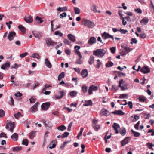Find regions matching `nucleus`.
<instances>
[{
  "label": "nucleus",
  "mask_w": 154,
  "mask_h": 154,
  "mask_svg": "<svg viewBox=\"0 0 154 154\" xmlns=\"http://www.w3.org/2000/svg\"><path fill=\"white\" fill-rule=\"evenodd\" d=\"M106 51L102 49H97L93 52V54L98 57H103L106 53Z\"/></svg>",
  "instance_id": "nucleus-1"
},
{
  "label": "nucleus",
  "mask_w": 154,
  "mask_h": 154,
  "mask_svg": "<svg viewBox=\"0 0 154 154\" xmlns=\"http://www.w3.org/2000/svg\"><path fill=\"white\" fill-rule=\"evenodd\" d=\"M82 24L85 26L90 28H93L95 26L93 22L85 19H83Z\"/></svg>",
  "instance_id": "nucleus-2"
},
{
  "label": "nucleus",
  "mask_w": 154,
  "mask_h": 154,
  "mask_svg": "<svg viewBox=\"0 0 154 154\" xmlns=\"http://www.w3.org/2000/svg\"><path fill=\"white\" fill-rule=\"evenodd\" d=\"M126 131L125 129L123 128H120L119 125L116 123V133H120L123 136L126 134Z\"/></svg>",
  "instance_id": "nucleus-3"
},
{
  "label": "nucleus",
  "mask_w": 154,
  "mask_h": 154,
  "mask_svg": "<svg viewBox=\"0 0 154 154\" xmlns=\"http://www.w3.org/2000/svg\"><path fill=\"white\" fill-rule=\"evenodd\" d=\"M46 44L48 47H53L57 43L51 39L47 38L45 39Z\"/></svg>",
  "instance_id": "nucleus-4"
},
{
  "label": "nucleus",
  "mask_w": 154,
  "mask_h": 154,
  "mask_svg": "<svg viewBox=\"0 0 154 154\" xmlns=\"http://www.w3.org/2000/svg\"><path fill=\"white\" fill-rule=\"evenodd\" d=\"M14 122H13L8 123L6 125V128L9 130L11 132H13L14 131Z\"/></svg>",
  "instance_id": "nucleus-5"
},
{
  "label": "nucleus",
  "mask_w": 154,
  "mask_h": 154,
  "mask_svg": "<svg viewBox=\"0 0 154 154\" xmlns=\"http://www.w3.org/2000/svg\"><path fill=\"white\" fill-rule=\"evenodd\" d=\"M102 38L104 40L109 38H112V40H114V37L112 35H111L106 32H104L102 34Z\"/></svg>",
  "instance_id": "nucleus-6"
},
{
  "label": "nucleus",
  "mask_w": 154,
  "mask_h": 154,
  "mask_svg": "<svg viewBox=\"0 0 154 154\" xmlns=\"http://www.w3.org/2000/svg\"><path fill=\"white\" fill-rule=\"evenodd\" d=\"M131 140V138L129 137L125 138L121 142L122 146H124L126 144H128L130 142Z\"/></svg>",
  "instance_id": "nucleus-7"
},
{
  "label": "nucleus",
  "mask_w": 154,
  "mask_h": 154,
  "mask_svg": "<svg viewBox=\"0 0 154 154\" xmlns=\"http://www.w3.org/2000/svg\"><path fill=\"white\" fill-rule=\"evenodd\" d=\"M32 33L36 38L38 39H40L42 36V33L38 31H33Z\"/></svg>",
  "instance_id": "nucleus-8"
},
{
  "label": "nucleus",
  "mask_w": 154,
  "mask_h": 154,
  "mask_svg": "<svg viewBox=\"0 0 154 154\" xmlns=\"http://www.w3.org/2000/svg\"><path fill=\"white\" fill-rule=\"evenodd\" d=\"M50 106V103L49 102L43 103L41 106L42 109L44 110H47Z\"/></svg>",
  "instance_id": "nucleus-9"
},
{
  "label": "nucleus",
  "mask_w": 154,
  "mask_h": 154,
  "mask_svg": "<svg viewBox=\"0 0 154 154\" xmlns=\"http://www.w3.org/2000/svg\"><path fill=\"white\" fill-rule=\"evenodd\" d=\"M98 87L94 85H92L90 86L88 89V93L89 94H92L93 91H95L97 90Z\"/></svg>",
  "instance_id": "nucleus-10"
},
{
  "label": "nucleus",
  "mask_w": 154,
  "mask_h": 154,
  "mask_svg": "<svg viewBox=\"0 0 154 154\" xmlns=\"http://www.w3.org/2000/svg\"><path fill=\"white\" fill-rule=\"evenodd\" d=\"M141 71L144 74H146L150 72V70L147 66H144L141 69Z\"/></svg>",
  "instance_id": "nucleus-11"
},
{
  "label": "nucleus",
  "mask_w": 154,
  "mask_h": 154,
  "mask_svg": "<svg viewBox=\"0 0 154 154\" xmlns=\"http://www.w3.org/2000/svg\"><path fill=\"white\" fill-rule=\"evenodd\" d=\"M16 33L13 31L10 32L8 33V38L11 41L14 39V38L15 37Z\"/></svg>",
  "instance_id": "nucleus-12"
},
{
  "label": "nucleus",
  "mask_w": 154,
  "mask_h": 154,
  "mask_svg": "<svg viewBox=\"0 0 154 154\" xmlns=\"http://www.w3.org/2000/svg\"><path fill=\"white\" fill-rule=\"evenodd\" d=\"M24 20L27 23H30L33 21V18L30 15L26 16L24 17Z\"/></svg>",
  "instance_id": "nucleus-13"
},
{
  "label": "nucleus",
  "mask_w": 154,
  "mask_h": 154,
  "mask_svg": "<svg viewBox=\"0 0 154 154\" xmlns=\"http://www.w3.org/2000/svg\"><path fill=\"white\" fill-rule=\"evenodd\" d=\"M97 41L96 39L94 37H90L88 42V44L89 45H92L95 44Z\"/></svg>",
  "instance_id": "nucleus-14"
},
{
  "label": "nucleus",
  "mask_w": 154,
  "mask_h": 154,
  "mask_svg": "<svg viewBox=\"0 0 154 154\" xmlns=\"http://www.w3.org/2000/svg\"><path fill=\"white\" fill-rule=\"evenodd\" d=\"M39 104L37 102L31 108L30 111L32 112H35L37 111V106Z\"/></svg>",
  "instance_id": "nucleus-15"
},
{
  "label": "nucleus",
  "mask_w": 154,
  "mask_h": 154,
  "mask_svg": "<svg viewBox=\"0 0 154 154\" xmlns=\"http://www.w3.org/2000/svg\"><path fill=\"white\" fill-rule=\"evenodd\" d=\"M43 123H44L45 127L47 128H51L52 126V125L51 122L48 120L47 121H43Z\"/></svg>",
  "instance_id": "nucleus-16"
},
{
  "label": "nucleus",
  "mask_w": 154,
  "mask_h": 154,
  "mask_svg": "<svg viewBox=\"0 0 154 154\" xmlns=\"http://www.w3.org/2000/svg\"><path fill=\"white\" fill-rule=\"evenodd\" d=\"M100 114L101 116L105 115L107 116L109 114V112L106 109H102L100 111Z\"/></svg>",
  "instance_id": "nucleus-17"
},
{
  "label": "nucleus",
  "mask_w": 154,
  "mask_h": 154,
  "mask_svg": "<svg viewBox=\"0 0 154 154\" xmlns=\"http://www.w3.org/2000/svg\"><path fill=\"white\" fill-rule=\"evenodd\" d=\"M58 93L59 95H55V98L57 99L62 98L64 95V92L63 91H60L58 92Z\"/></svg>",
  "instance_id": "nucleus-18"
},
{
  "label": "nucleus",
  "mask_w": 154,
  "mask_h": 154,
  "mask_svg": "<svg viewBox=\"0 0 154 154\" xmlns=\"http://www.w3.org/2000/svg\"><path fill=\"white\" fill-rule=\"evenodd\" d=\"M88 75V72L87 69H85L82 70L81 72V75L83 77L85 78Z\"/></svg>",
  "instance_id": "nucleus-19"
},
{
  "label": "nucleus",
  "mask_w": 154,
  "mask_h": 154,
  "mask_svg": "<svg viewBox=\"0 0 154 154\" xmlns=\"http://www.w3.org/2000/svg\"><path fill=\"white\" fill-rule=\"evenodd\" d=\"M18 137V134L16 133H14L11 136V139L14 141H16L17 140Z\"/></svg>",
  "instance_id": "nucleus-20"
},
{
  "label": "nucleus",
  "mask_w": 154,
  "mask_h": 154,
  "mask_svg": "<svg viewBox=\"0 0 154 154\" xmlns=\"http://www.w3.org/2000/svg\"><path fill=\"white\" fill-rule=\"evenodd\" d=\"M45 64L46 66L49 68H51L52 67V65L48 58L45 59Z\"/></svg>",
  "instance_id": "nucleus-21"
},
{
  "label": "nucleus",
  "mask_w": 154,
  "mask_h": 154,
  "mask_svg": "<svg viewBox=\"0 0 154 154\" xmlns=\"http://www.w3.org/2000/svg\"><path fill=\"white\" fill-rule=\"evenodd\" d=\"M10 66V63L7 61L5 64H3L1 66V69H5L6 68L9 67Z\"/></svg>",
  "instance_id": "nucleus-22"
},
{
  "label": "nucleus",
  "mask_w": 154,
  "mask_h": 154,
  "mask_svg": "<svg viewBox=\"0 0 154 154\" xmlns=\"http://www.w3.org/2000/svg\"><path fill=\"white\" fill-rule=\"evenodd\" d=\"M68 37L69 39L72 41L75 42V36L72 34H68Z\"/></svg>",
  "instance_id": "nucleus-23"
},
{
  "label": "nucleus",
  "mask_w": 154,
  "mask_h": 154,
  "mask_svg": "<svg viewBox=\"0 0 154 154\" xmlns=\"http://www.w3.org/2000/svg\"><path fill=\"white\" fill-rule=\"evenodd\" d=\"M18 29L22 32L23 33H25L26 32V29L22 25H20L18 26Z\"/></svg>",
  "instance_id": "nucleus-24"
},
{
  "label": "nucleus",
  "mask_w": 154,
  "mask_h": 154,
  "mask_svg": "<svg viewBox=\"0 0 154 154\" xmlns=\"http://www.w3.org/2000/svg\"><path fill=\"white\" fill-rule=\"evenodd\" d=\"M94 57L91 55L88 60V62L90 65L92 64L94 62Z\"/></svg>",
  "instance_id": "nucleus-25"
},
{
  "label": "nucleus",
  "mask_w": 154,
  "mask_h": 154,
  "mask_svg": "<svg viewBox=\"0 0 154 154\" xmlns=\"http://www.w3.org/2000/svg\"><path fill=\"white\" fill-rule=\"evenodd\" d=\"M149 19L146 18H145L142 20L140 21V23L143 25H146L148 22Z\"/></svg>",
  "instance_id": "nucleus-26"
},
{
  "label": "nucleus",
  "mask_w": 154,
  "mask_h": 154,
  "mask_svg": "<svg viewBox=\"0 0 154 154\" xmlns=\"http://www.w3.org/2000/svg\"><path fill=\"white\" fill-rule=\"evenodd\" d=\"M140 102H144L146 100V98L143 95L140 96L138 98Z\"/></svg>",
  "instance_id": "nucleus-27"
},
{
  "label": "nucleus",
  "mask_w": 154,
  "mask_h": 154,
  "mask_svg": "<svg viewBox=\"0 0 154 154\" xmlns=\"http://www.w3.org/2000/svg\"><path fill=\"white\" fill-rule=\"evenodd\" d=\"M67 8L66 7H59L57 9V10L59 12H62L64 11H66L67 10Z\"/></svg>",
  "instance_id": "nucleus-28"
},
{
  "label": "nucleus",
  "mask_w": 154,
  "mask_h": 154,
  "mask_svg": "<svg viewBox=\"0 0 154 154\" xmlns=\"http://www.w3.org/2000/svg\"><path fill=\"white\" fill-rule=\"evenodd\" d=\"M92 104V101L91 100H90L86 101L85 103L83 105L85 106H88L91 105Z\"/></svg>",
  "instance_id": "nucleus-29"
},
{
  "label": "nucleus",
  "mask_w": 154,
  "mask_h": 154,
  "mask_svg": "<svg viewBox=\"0 0 154 154\" xmlns=\"http://www.w3.org/2000/svg\"><path fill=\"white\" fill-rule=\"evenodd\" d=\"M65 76V73L63 72H62L58 75V79L59 81H60L62 78H64Z\"/></svg>",
  "instance_id": "nucleus-30"
},
{
  "label": "nucleus",
  "mask_w": 154,
  "mask_h": 154,
  "mask_svg": "<svg viewBox=\"0 0 154 154\" xmlns=\"http://www.w3.org/2000/svg\"><path fill=\"white\" fill-rule=\"evenodd\" d=\"M22 149V147L21 146H17L15 147H13V148L12 150L14 152L18 151L21 150Z\"/></svg>",
  "instance_id": "nucleus-31"
},
{
  "label": "nucleus",
  "mask_w": 154,
  "mask_h": 154,
  "mask_svg": "<svg viewBox=\"0 0 154 154\" xmlns=\"http://www.w3.org/2000/svg\"><path fill=\"white\" fill-rule=\"evenodd\" d=\"M57 129L60 130L62 131H63L66 129V127L64 125L60 126L57 128Z\"/></svg>",
  "instance_id": "nucleus-32"
},
{
  "label": "nucleus",
  "mask_w": 154,
  "mask_h": 154,
  "mask_svg": "<svg viewBox=\"0 0 154 154\" xmlns=\"http://www.w3.org/2000/svg\"><path fill=\"white\" fill-rule=\"evenodd\" d=\"M82 90L84 93H86L88 91V87L84 85L82 88Z\"/></svg>",
  "instance_id": "nucleus-33"
},
{
  "label": "nucleus",
  "mask_w": 154,
  "mask_h": 154,
  "mask_svg": "<svg viewBox=\"0 0 154 154\" xmlns=\"http://www.w3.org/2000/svg\"><path fill=\"white\" fill-rule=\"evenodd\" d=\"M125 114V113L121 110H116V115L120 116L123 115Z\"/></svg>",
  "instance_id": "nucleus-34"
},
{
  "label": "nucleus",
  "mask_w": 154,
  "mask_h": 154,
  "mask_svg": "<svg viewBox=\"0 0 154 154\" xmlns=\"http://www.w3.org/2000/svg\"><path fill=\"white\" fill-rule=\"evenodd\" d=\"M96 5L94 4L91 7V9L94 12H97V9L96 8Z\"/></svg>",
  "instance_id": "nucleus-35"
},
{
  "label": "nucleus",
  "mask_w": 154,
  "mask_h": 154,
  "mask_svg": "<svg viewBox=\"0 0 154 154\" xmlns=\"http://www.w3.org/2000/svg\"><path fill=\"white\" fill-rule=\"evenodd\" d=\"M31 57L33 58H35L37 59H39V56L38 54L34 53L32 54Z\"/></svg>",
  "instance_id": "nucleus-36"
},
{
  "label": "nucleus",
  "mask_w": 154,
  "mask_h": 154,
  "mask_svg": "<svg viewBox=\"0 0 154 154\" xmlns=\"http://www.w3.org/2000/svg\"><path fill=\"white\" fill-rule=\"evenodd\" d=\"M35 19L37 22L39 23H41L43 21V20L42 19V18L38 16H36Z\"/></svg>",
  "instance_id": "nucleus-37"
},
{
  "label": "nucleus",
  "mask_w": 154,
  "mask_h": 154,
  "mask_svg": "<svg viewBox=\"0 0 154 154\" xmlns=\"http://www.w3.org/2000/svg\"><path fill=\"white\" fill-rule=\"evenodd\" d=\"M77 93V92L72 91L70 93L69 95L71 97H73L76 96Z\"/></svg>",
  "instance_id": "nucleus-38"
},
{
  "label": "nucleus",
  "mask_w": 154,
  "mask_h": 154,
  "mask_svg": "<svg viewBox=\"0 0 154 154\" xmlns=\"http://www.w3.org/2000/svg\"><path fill=\"white\" fill-rule=\"evenodd\" d=\"M131 132L132 133L134 134V136L135 137H138L140 135V134L137 132H136L134 131L133 130H131Z\"/></svg>",
  "instance_id": "nucleus-39"
},
{
  "label": "nucleus",
  "mask_w": 154,
  "mask_h": 154,
  "mask_svg": "<svg viewBox=\"0 0 154 154\" xmlns=\"http://www.w3.org/2000/svg\"><path fill=\"white\" fill-rule=\"evenodd\" d=\"M113 65V63L112 62L109 61L106 64V66L107 67H110L112 66Z\"/></svg>",
  "instance_id": "nucleus-40"
},
{
  "label": "nucleus",
  "mask_w": 154,
  "mask_h": 154,
  "mask_svg": "<svg viewBox=\"0 0 154 154\" xmlns=\"http://www.w3.org/2000/svg\"><path fill=\"white\" fill-rule=\"evenodd\" d=\"M74 10L75 13L76 14H80V11L78 8L75 7L74 8Z\"/></svg>",
  "instance_id": "nucleus-41"
},
{
  "label": "nucleus",
  "mask_w": 154,
  "mask_h": 154,
  "mask_svg": "<svg viewBox=\"0 0 154 154\" xmlns=\"http://www.w3.org/2000/svg\"><path fill=\"white\" fill-rule=\"evenodd\" d=\"M51 87V86L49 85L48 84H45L44 86V87L43 88V89H42V92L43 93V92L44 91L46 90L48 88Z\"/></svg>",
  "instance_id": "nucleus-42"
},
{
  "label": "nucleus",
  "mask_w": 154,
  "mask_h": 154,
  "mask_svg": "<svg viewBox=\"0 0 154 154\" xmlns=\"http://www.w3.org/2000/svg\"><path fill=\"white\" fill-rule=\"evenodd\" d=\"M82 58L79 57L78 59H77L75 62V63L79 64H82V61L81 60Z\"/></svg>",
  "instance_id": "nucleus-43"
},
{
  "label": "nucleus",
  "mask_w": 154,
  "mask_h": 154,
  "mask_svg": "<svg viewBox=\"0 0 154 154\" xmlns=\"http://www.w3.org/2000/svg\"><path fill=\"white\" fill-rule=\"evenodd\" d=\"M22 144L26 146H27L28 145V140L26 139L23 140L22 141Z\"/></svg>",
  "instance_id": "nucleus-44"
},
{
  "label": "nucleus",
  "mask_w": 154,
  "mask_h": 154,
  "mask_svg": "<svg viewBox=\"0 0 154 154\" xmlns=\"http://www.w3.org/2000/svg\"><path fill=\"white\" fill-rule=\"evenodd\" d=\"M21 115V113L20 112H18L17 113L14 114V116L16 119H18V118Z\"/></svg>",
  "instance_id": "nucleus-45"
},
{
  "label": "nucleus",
  "mask_w": 154,
  "mask_h": 154,
  "mask_svg": "<svg viewBox=\"0 0 154 154\" xmlns=\"http://www.w3.org/2000/svg\"><path fill=\"white\" fill-rule=\"evenodd\" d=\"M146 145L150 149H152V147L153 146H154V145H153L152 143H151L149 142L147 143Z\"/></svg>",
  "instance_id": "nucleus-46"
},
{
  "label": "nucleus",
  "mask_w": 154,
  "mask_h": 154,
  "mask_svg": "<svg viewBox=\"0 0 154 154\" xmlns=\"http://www.w3.org/2000/svg\"><path fill=\"white\" fill-rule=\"evenodd\" d=\"M69 134V132H65L61 136V137L62 138L66 137H68Z\"/></svg>",
  "instance_id": "nucleus-47"
},
{
  "label": "nucleus",
  "mask_w": 154,
  "mask_h": 154,
  "mask_svg": "<svg viewBox=\"0 0 154 154\" xmlns=\"http://www.w3.org/2000/svg\"><path fill=\"white\" fill-rule=\"evenodd\" d=\"M63 42L64 43L68 45H71V42L67 39H64Z\"/></svg>",
  "instance_id": "nucleus-48"
},
{
  "label": "nucleus",
  "mask_w": 154,
  "mask_h": 154,
  "mask_svg": "<svg viewBox=\"0 0 154 154\" xmlns=\"http://www.w3.org/2000/svg\"><path fill=\"white\" fill-rule=\"evenodd\" d=\"M67 16L66 13V12H64L61 14L60 16L59 17L60 18H63V17H66Z\"/></svg>",
  "instance_id": "nucleus-49"
},
{
  "label": "nucleus",
  "mask_w": 154,
  "mask_h": 154,
  "mask_svg": "<svg viewBox=\"0 0 154 154\" xmlns=\"http://www.w3.org/2000/svg\"><path fill=\"white\" fill-rule=\"evenodd\" d=\"M54 34L56 35H59L60 37H62L63 34L62 33L58 31H56L55 32Z\"/></svg>",
  "instance_id": "nucleus-50"
},
{
  "label": "nucleus",
  "mask_w": 154,
  "mask_h": 154,
  "mask_svg": "<svg viewBox=\"0 0 154 154\" xmlns=\"http://www.w3.org/2000/svg\"><path fill=\"white\" fill-rule=\"evenodd\" d=\"M140 36L141 38L143 39L145 38L146 36V34L143 32H142L140 35Z\"/></svg>",
  "instance_id": "nucleus-51"
},
{
  "label": "nucleus",
  "mask_w": 154,
  "mask_h": 154,
  "mask_svg": "<svg viewBox=\"0 0 154 154\" xmlns=\"http://www.w3.org/2000/svg\"><path fill=\"white\" fill-rule=\"evenodd\" d=\"M137 42V40L135 38H132L131 39V44H133V43L136 44Z\"/></svg>",
  "instance_id": "nucleus-52"
},
{
  "label": "nucleus",
  "mask_w": 154,
  "mask_h": 154,
  "mask_svg": "<svg viewBox=\"0 0 154 154\" xmlns=\"http://www.w3.org/2000/svg\"><path fill=\"white\" fill-rule=\"evenodd\" d=\"M5 115L4 111L2 109H0V117H3Z\"/></svg>",
  "instance_id": "nucleus-53"
},
{
  "label": "nucleus",
  "mask_w": 154,
  "mask_h": 154,
  "mask_svg": "<svg viewBox=\"0 0 154 154\" xmlns=\"http://www.w3.org/2000/svg\"><path fill=\"white\" fill-rule=\"evenodd\" d=\"M2 137H5L6 138H7L8 137L6 134L4 132H2L0 134V137L1 138Z\"/></svg>",
  "instance_id": "nucleus-54"
},
{
  "label": "nucleus",
  "mask_w": 154,
  "mask_h": 154,
  "mask_svg": "<svg viewBox=\"0 0 154 154\" xmlns=\"http://www.w3.org/2000/svg\"><path fill=\"white\" fill-rule=\"evenodd\" d=\"M128 97V95L126 94H121L119 96V98H127Z\"/></svg>",
  "instance_id": "nucleus-55"
},
{
  "label": "nucleus",
  "mask_w": 154,
  "mask_h": 154,
  "mask_svg": "<svg viewBox=\"0 0 154 154\" xmlns=\"http://www.w3.org/2000/svg\"><path fill=\"white\" fill-rule=\"evenodd\" d=\"M28 54L27 52H25L24 53L20 54V56L21 58H23L25 56L28 55Z\"/></svg>",
  "instance_id": "nucleus-56"
},
{
  "label": "nucleus",
  "mask_w": 154,
  "mask_h": 154,
  "mask_svg": "<svg viewBox=\"0 0 154 154\" xmlns=\"http://www.w3.org/2000/svg\"><path fill=\"white\" fill-rule=\"evenodd\" d=\"M118 74V75L120 77H124L125 76V74L124 73L121 72H117Z\"/></svg>",
  "instance_id": "nucleus-57"
},
{
  "label": "nucleus",
  "mask_w": 154,
  "mask_h": 154,
  "mask_svg": "<svg viewBox=\"0 0 154 154\" xmlns=\"http://www.w3.org/2000/svg\"><path fill=\"white\" fill-rule=\"evenodd\" d=\"M10 99H11L10 102H9V104L10 105H14V100L12 97H10Z\"/></svg>",
  "instance_id": "nucleus-58"
},
{
  "label": "nucleus",
  "mask_w": 154,
  "mask_h": 154,
  "mask_svg": "<svg viewBox=\"0 0 154 154\" xmlns=\"http://www.w3.org/2000/svg\"><path fill=\"white\" fill-rule=\"evenodd\" d=\"M36 132L35 131H32L30 133V137L31 139H32L34 137V135L35 134Z\"/></svg>",
  "instance_id": "nucleus-59"
},
{
  "label": "nucleus",
  "mask_w": 154,
  "mask_h": 154,
  "mask_svg": "<svg viewBox=\"0 0 154 154\" xmlns=\"http://www.w3.org/2000/svg\"><path fill=\"white\" fill-rule=\"evenodd\" d=\"M56 146V145L55 143L52 144L51 143L49 146V147L50 149H53L55 148Z\"/></svg>",
  "instance_id": "nucleus-60"
},
{
  "label": "nucleus",
  "mask_w": 154,
  "mask_h": 154,
  "mask_svg": "<svg viewBox=\"0 0 154 154\" xmlns=\"http://www.w3.org/2000/svg\"><path fill=\"white\" fill-rule=\"evenodd\" d=\"M22 95V94L20 93L19 91H18L17 93H15V96L17 97H20Z\"/></svg>",
  "instance_id": "nucleus-61"
},
{
  "label": "nucleus",
  "mask_w": 154,
  "mask_h": 154,
  "mask_svg": "<svg viewBox=\"0 0 154 154\" xmlns=\"http://www.w3.org/2000/svg\"><path fill=\"white\" fill-rule=\"evenodd\" d=\"M128 106H129V108L131 109L133 107V104L132 102L129 101L128 103Z\"/></svg>",
  "instance_id": "nucleus-62"
},
{
  "label": "nucleus",
  "mask_w": 154,
  "mask_h": 154,
  "mask_svg": "<svg viewBox=\"0 0 154 154\" xmlns=\"http://www.w3.org/2000/svg\"><path fill=\"white\" fill-rule=\"evenodd\" d=\"M119 31L122 34H125L128 32V31L126 30L120 29Z\"/></svg>",
  "instance_id": "nucleus-63"
},
{
  "label": "nucleus",
  "mask_w": 154,
  "mask_h": 154,
  "mask_svg": "<svg viewBox=\"0 0 154 154\" xmlns=\"http://www.w3.org/2000/svg\"><path fill=\"white\" fill-rule=\"evenodd\" d=\"M134 11L137 13L140 14H141L142 12V10L140 8L135 9H134Z\"/></svg>",
  "instance_id": "nucleus-64"
}]
</instances>
